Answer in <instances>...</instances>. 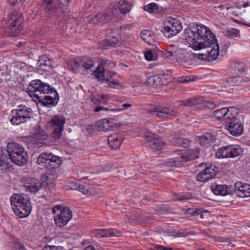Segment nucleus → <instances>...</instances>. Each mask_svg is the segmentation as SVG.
I'll return each mask as SVG.
<instances>
[{"instance_id": "1", "label": "nucleus", "mask_w": 250, "mask_h": 250, "mask_svg": "<svg viewBox=\"0 0 250 250\" xmlns=\"http://www.w3.org/2000/svg\"><path fill=\"white\" fill-rule=\"evenodd\" d=\"M188 46L194 50H204V52L196 54L197 58L212 61L219 55V46L217 39L211 30L204 25L197 24L187 28L184 33Z\"/></svg>"}, {"instance_id": "2", "label": "nucleus", "mask_w": 250, "mask_h": 250, "mask_svg": "<svg viewBox=\"0 0 250 250\" xmlns=\"http://www.w3.org/2000/svg\"><path fill=\"white\" fill-rule=\"evenodd\" d=\"M10 201L14 212L20 217H26L31 213V202L26 195L14 194L11 197Z\"/></svg>"}, {"instance_id": "3", "label": "nucleus", "mask_w": 250, "mask_h": 250, "mask_svg": "<svg viewBox=\"0 0 250 250\" xmlns=\"http://www.w3.org/2000/svg\"><path fill=\"white\" fill-rule=\"evenodd\" d=\"M7 152L11 161L15 164L22 166L27 162V154L22 146L17 143L7 144Z\"/></svg>"}, {"instance_id": "4", "label": "nucleus", "mask_w": 250, "mask_h": 250, "mask_svg": "<svg viewBox=\"0 0 250 250\" xmlns=\"http://www.w3.org/2000/svg\"><path fill=\"white\" fill-rule=\"evenodd\" d=\"M53 88L46 83H43L39 80H35L30 82V85L28 88L29 95L31 97L38 100L43 95L49 94L52 92Z\"/></svg>"}, {"instance_id": "5", "label": "nucleus", "mask_w": 250, "mask_h": 250, "mask_svg": "<svg viewBox=\"0 0 250 250\" xmlns=\"http://www.w3.org/2000/svg\"><path fill=\"white\" fill-rule=\"evenodd\" d=\"M31 109L21 105L12 111V117L10 122L13 125H19L26 122L31 117Z\"/></svg>"}, {"instance_id": "6", "label": "nucleus", "mask_w": 250, "mask_h": 250, "mask_svg": "<svg viewBox=\"0 0 250 250\" xmlns=\"http://www.w3.org/2000/svg\"><path fill=\"white\" fill-rule=\"evenodd\" d=\"M22 21L23 18L21 12L15 10L8 16L6 25L8 28L11 29L12 31H15L17 34L22 29L21 25Z\"/></svg>"}, {"instance_id": "7", "label": "nucleus", "mask_w": 250, "mask_h": 250, "mask_svg": "<svg viewBox=\"0 0 250 250\" xmlns=\"http://www.w3.org/2000/svg\"><path fill=\"white\" fill-rule=\"evenodd\" d=\"M65 121V119L63 116L56 115L53 116L49 122V125L53 130L52 136L54 140H58L61 138L62 131L63 130Z\"/></svg>"}, {"instance_id": "8", "label": "nucleus", "mask_w": 250, "mask_h": 250, "mask_svg": "<svg viewBox=\"0 0 250 250\" xmlns=\"http://www.w3.org/2000/svg\"><path fill=\"white\" fill-rule=\"evenodd\" d=\"M182 28L180 21L173 18L166 22L164 29H162L161 32L163 33L165 37L170 38L176 35L182 30Z\"/></svg>"}, {"instance_id": "9", "label": "nucleus", "mask_w": 250, "mask_h": 250, "mask_svg": "<svg viewBox=\"0 0 250 250\" xmlns=\"http://www.w3.org/2000/svg\"><path fill=\"white\" fill-rule=\"evenodd\" d=\"M200 166L205 167V169L197 175L196 179L198 181L205 182L213 178L217 173L218 169L214 165L202 163Z\"/></svg>"}, {"instance_id": "10", "label": "nucleus", "mask_w": 250, "mask_h": 250, "mask_svg": "<svg viewBox=\"0 0 250 250\" xmlns=\"http://www.w3.org/2000/svg\"><path fill=\"white\" fill-rule=\"evenodd\" d=\"M146 140L148 145L155 151L161 150L165 146V142L150 131L145 134Z\"/></svg>"}, {"instance_id": "11", "label": "nucleus", "mask_w": 250, "mask_h": 250, "mask_svg": "<svg viewBox=\"0 0 250 250\" xmlns=\"http://www.w3.org/2000/svg\"><path fill=\"white\" fill-rule=\"evenodd\" d=\"M92 74L98 81L101 82V83H104L106 87L116 88L120 85V83L117 81H112L104 78V69L102 66L97 67Z\"/></svg>"}, {"instance_id": "12", "label": "nucleus", "mask_w": 250, "mask_h": 250, "mask_svg": "<svg viewBox=\"0 0 250 250\" xmlns=\"http://www.w3.org/2000/svg\"><path fill=\"white\" fill-rule=\"evenodd\" d=\"M131 9V5L126 0H120L115 7L111 9L113 15L116 18L122 19L126 13L129 12Z\"/></svg>"}, {"instance_id": "13", "label": "nucleus", "mask_w": 250, "mask_h": 250, "mask_svg": "<svg viewBox=\"0 0 250 250\" xmlns=\"http://www.w3.org/2000/svg\"><path fill=\"white\" fill-rule=\"evenodd\" d=\"M148 111L150 114L156 115L160 118L176 116L177 114V111L175 110L161 106L150 108Z\"/></svg>"}, {"instance_id": "14", "label": "nucleus", "mask_w": 250, "mask_h": 250, "mask_svg": "<svg viewBox=\"0 0 250 250\" xmlns=\"http://www.w3.org/2000/svg\"><path fill=\"white\" fill-rule=\"evenodd\" d=\"M72 217L71 210L69 208L64 207L61 211L60 214L55 217L54 222L57 227L62 228L67 224Z\"/></svg>"}, {"instance_id": "15", "label": "nucleus", "mask_w": 250, "mask_h": 250, "mask_svg": "<svg viewBox=\"0 0 250 250\" xmlns=\"http://www.w3.org/2000/svg\"><path fill=\"white\" fill-rule=\"evenodd\" d=\"M22 181L25 183L24 187L26 190L31 193L38 192L42 187V184L40 180L35 178H23Z\"/></svg>"}, {"instance_id": "16", "label": "nucleus", "mask_w": 250, "mask_h": 250, "mask_svg": "<svg viewBox=\"0 0 250 250\" xmlns=\"http://www.w3.org/2000/svg\"><path fill=\"white\" fill-rule=\"evenodd\" d=\"M50 93L52 94L54 96V97L48 95H43L38 100L39 102L43 106H45L48 107H51L52 106H55L59 101V96L56 90L53 88L52 92L50 91L49 94Z\"/></svg>"}, {"instance_id": "17", "label": "nucleus", "mask_w": 250, "mask_h": 250, "mask_svg": "<svg viewBox=\"0 0 250 250\" xmlns=\"http://www.w3.org/2000/svg\"><path fill=\"white\" fill-rule=\"evenodd\" d=\"M234 192L242 198L250 197V185L237 182L233 187Z\"/></svg>"}, {"instance_id": "18", "label": "nucleus", "mask_w": 250, "mask_h": 250, "mask_svg": "<svg viewBox=\"0 0 250 250\" xmlns=\"http://www.w3.org/2000/svg\"><path fill=\"white\" fill-rule=\"evenodd\" d=\"M96 127L100 131H109L116 127L114 120L113 119H104L97 122Z\"/></svg>"}, {"instance_id": "19", "label": "nucleus", "mask_w": 250, "mask_h": 250, "mask_svg": "<svg viewBox=\"0 0 250 250\" xmlns=\"http://www.w3.org/2000/svg\"><path fill=\"white\" fill-rule=\"evenodd\" d=\"M211 189L213 192L217 195H232L234 193L233 187L232 186L214 184L211 186Z\"/></svg>"}, {"instance_id": "20", "label": "nucleus", "mask_w": 250, "mask_h": 250, "mask_svg": "<svg viewBox=\"0 0 250 250\" xmlns=\"http://www.w3.org/2000/svg\"><path fill=\"white\" fill-rule=\"evenodd\" d=\"M93 66V61L88 57H83L79 60V72L82 75L88 74L89 70Z\"/></svg>"}, {"instance_id": "21", "label": "nucleus", "mask_w": 250, "mask_h": 250, "mask_svg": "<svg viewBox=\"0 0 250 250\" xmlns=\"http://www.w3.org/2000/svg\"><path fill=\"white\" fill-rule=\"evenodd\" d=\"M175 59L178 63L185 67H188L192 61L189 54L185 51L181 49L176 51Z\"/></svg>"}, {"instance_id": "22", "label": "nucleus", "mask_w": 250, "mask_h": 250, "mask_svg": "<svg viewBox=\"0 0 250 250\" xmlns=\"http://www.w3.org/2000/svg\"><path fill=\"white\" fill-rule=\"evenodd\" d=\"M228 129L230 134L234 136H239L242 134L243 127L238 120L234 119L229 123Z\"/></svg>"}, {"instance_id": "23", "label": "nucleus", "mask_w": 250, "mask_h": 250, "mask_svg": "<svg viewBox=\"0 0 250 250\" xmlns=\"http://www.w3.org/2000/svg\"><path fill=\"white\" fill-rule=\"evenodd\" d=\"M91 101L95 104L100 106L101 104H105L108 101L109 98L107 95H101L100 96L97 92H91ZM97 107V106L96 107Z\"/></svg>"}, {"instance_id": "24", "label": "nucleus", "mask_w": 250, "mask_h": 250, "mask_svg": "<svg viewBox=\"0 0 250 250\" xmlns=\"http://www.w3.org/2000/svg\"><path fill=\"white\" fill-rule=\"evenodd\" d=\"M93 235L96 237H107L114 236H119L120 232H114L111 229H95L92 231Z\"/></svg>"}, {"instance_id": "25", "label": "nucleus", "mask_w": 250, "mask_h": 250, "mask_svg": "<svg viewBox=\"0 0 250 250\" xmlns=\"http://www.w3.org/2000/svg\"><path fill=\"white\" fill-rule=\"evenodd\" d=\"M140 37L147 43L154 45L156 36L152 31L148 30H143L140 33Z\"/></svg>"}, {"instance_id": "26", "label": "nucleus", "mask_w": 250, "mask_h": 250, "mask_svg": "<svg viewBox=\"0 0 250 250\" xmlns=\"http://www.w3.org/2000/svg\"><path fill=\"white\" fill-rule=\"evenodd\" d=\"M199 155V149L195 148L187 150L184 153L182 154L181 158L183 161L188 162L198 158Z\"/></svg>"}, {"instance_id": "27", "label": "nucleus", "mask_w": 250, "mask_h": 250, "mask_svg": "<svg viewBox=\"0 0 250 250\" xmlns=\"http://www.w3.org/2000/svg\"><path fill=\"white\" fill-rule=\"evenodd\" d=\"M123 140L122 137L118 136L116 134L109 136L107 140L109 146L113 149H118Z\"/></svg>"}, {"instance_id": "28", "label": "nucleus", "mask_w": 250, "mask_h": 250, "mask_svg": "<svg viewBox=\"0 0 250 250\" xmlns=\"http://www.w3.org/2000/svg\"><path fill=\"white\" fill-rule=\"evenodd\" d=\"M119 41L116 37H112L110 39L103 40L99 43V47L103 49H108L109 46H114L117 44Z\"/></svg>"}, {"instance_id": "29", "label": "nucleus", "mask_w": 250, "mask_h": 250, "mask_svg": "<svg viewBox=\"0 0 250 250\" xmlns=\"http://www.w3.org/2000/svg\"><path fill=\"white\" fill-rule=\"evenodd\" d=\"M203 98L202 97H195L188 99L179 102L181 105L189 106L202 104Z\"/></svg>"}, {"instance_id": "30", "label": "nucleus", "mask_w": 250, "mask_h": 250, "mask_svg": "<svg viewBox=\"0 0 250 250\" xmlns=\"http://www.w3.org/2000/svg\"><path fill=\"white\" fill-rule=\"evenodd\" d=\"M114 15H112L111 10H107L104 13H100L97 14V18H98L99 22H107L111 20Z\"/></svg>"}, {"instance_id": "31", "label": "nucleus", "mask_w": 250, "mask_h": 250, "mask_svg": "<svg viewBox=\"0 0 250 250\" xmlns=\"http://www.w3.org/2000/svg\"><path fill=\"white\" fill-rule=\"evenodd\" d=\"M230 146V145L223 146L217 150L215 153V156L218 158H228L229 154Z\"/></svg>"}, {"instance_id": "32", "label": "nucleus", "mask_w": 250, "mask_h": 250, "mask_svg": "<svg viewBox=\"0 0 250 250\" xmlns=\"http://www.w3.org/2000/svg\"><path fill=\"white\" fill-rule=\"evenodd\" d=\"M45 11L49 14H56L57 16L61 15V13H65L66 11L64 7H56L52 5H48L45 8Z\"/></svg>"}, {"instance_id": "33", "label": "nucleus", "mask_w": 250, "mask_h": 250, "mask_svg": "<svg viewBox=\"0 0 250 250\" xmlns=\"http://www.w3.org/2000/svg\"><path fill=\"white\" fill-rule=\"evenodd\" d=\"M123 108H119L117 109H113V108H108L107 107H104L103 106H98L97 107H96L94 111L95 112H99L101 110H104V111H112L116 112L117 111L119 112L125 109L131 107L132 106V104H130L125 103L122 105Z\"/></svg>"}, {"instance_id": "34", "label": "nucleus", "mask_w": 250, "mask_h": 250, "mask_svg": "<svg viewBox=\"0 0 250 250\" xmlns=\"http://www.w3.org/2000/svg\"><path fill=\"white\" fill-rule=\"evenodd\" d=\"M230 148L229 150L230 155H229V158H234L241 154L243 152L242 148L238 145H230Z\"/></svg>"}, {"instance_id": "35", "label": "nucleus", "mask_w": 250, "mask_h": 250, "mask_svg": "<svg viewBox=\"0 0 250 250\" xmlns=\"http://www.w3.org/2000/svg\"><path fill=\"white\" fill-rule=\"evenodd\" d=\"M173 143L175 146L187 147L189 144V141L187 139H186L182 136H180L174 138Z\"/></svg>"}, {"instance_id": "36", "label": "nucleus", "mask_w": 250, "mask_h": 250, "mask_svg": "<svg viewBox=\"0 0 250 250\" xmlns=\"http://www.w3.org/2000/svg\"><path fill=\"white\" fill-rule=\"evenodd\" d=\"M226 110H228V111L225 120H227L228 119H232L233 120L234 119L237 120L236 119V116L238 113V111L236 108L233 106L226 107Z\"/></svg>"}, {"instance_id": "37", "label": "nucleus", "mask_w": 250, "mask_h": 250, "mask_svg": "<svg viewBox=\"0 0 250 250\" xmlns=\"http://www.w3.org/2000/svg\"><path fill=\"white\" fill-rule=\"evenodd\" d=\"M200 143L206 145L209 143H213L215 141L214 137L211 133H206L200 138Z\"/></svg>"}, {"instance_id": "38", "label": "nucleus", "mask_w": 250, "mask_h": 250, "mask_svg": "<svg viewBox=\"0 0 250 250\" xmlns=\"http://www.w3.org/2000/svg\"><path fill=\"white\" fill-rule=\"evenodd\" d=\"M228 110H226V107L216 110L214 112V116L218 120H225V117Z\"/></svg>"}, {"instance_id": "39", "label": "nucleus", "mask_w": 250, "mask_h": 250, "mask_svg": "<svg viewBox=\"0 0 250 250\" xmlns=\"http://www.w3.org/2000/svg\"><path fill=\"white\" fill-rule=\"evenodd\" d=\"M67 66L68 69L73 72H76L78 69V62L76 59L70 60L67 62Z\"/></svg>"}, {"instance_id": "40", "label": "nucleus", "mask_w": 250, "mask_h": 250, "mask_svg": "<svg viewBox=\"0 0 250 250\" xmlns=\"http://www.w3.org/2000/svg\"><path fill=\"white\" fill-rule=\"evenodd\" d=\"M38 164L42 165L46 163L49 164L48 162V154L47 153H42L40 154L37 160Z\"/></svg>"}, {"instance_id": "41", "label": "nucleus", "mask_w": 250, "mask_h": 250, "mask_svg": "<svg viewBox=\"0 0 250 250\" xmlns=\"http://www.w3.org/2000/svg\"><path fill=\"white\" fill-rule=\"evenodd\" d=\"M34 138L37 140H44L46 139V135L45 132L42 129H39L34 134Z\"/></svg>"}, {"instance_id": "42", "label": "nucleus", "mask_w": 250, "mask_h": 250, "mask_svg": "<svg viewBox=\"0 0 250 250\" xmlns=\"http://www.w3.org/2000/svg\"><path fill=\"white\" fill-rule=\"evenodd\" d=\"M48 162L56 163L58 165L62 163V159L61 157L54 155L52 153H48Z\"/></svg>"}, {"instance_id": "43", "label": "nucleus", "mask_w": 250, "mask_h": 250, "mask_svg": "<svg viewBox=\"0 0 250 250\" xmlns=\"http://www.w3.org/2000/svg\"><path fill=\"white\" fill-rule=\"evenodd\" d=\"M144 9L145 10L149 13H152L154 11V10H157L158 9V6L156 3L152 2L145 5Z\"/></svg>"}, {"instance_id": "44", "label": "nucleus", "mask_w": 250, "mask_h": 250, "mask_svg": "<svg viewBox=\"0 0 250 250\" xmlns=\"http://www.w3.org/2000/svg\"><path fill=\"white\" fill-rule=\"evenodd\" d=\"M82 131L87 134L92 133L94 130V125H83L81 126Z\"/></svg>"}, {"instance_id": "45", "label": "nucleus", "mask_w": 250, "mask_h": 250, "mask_svg": "<svg viewBox=\"0 0 250 250\" xmlns=\"http://www.w3.org/2000/svg\"><path fill=\"white\" fill-rule=\"evenodd\" d=\"M226 35L229 37H237L239 35V31L235 28H231L227 31Z\"/></svg>"}, {"instance_id": "46", "label": "nucleus", "mask_w": 250, "mask_h": 250, "mask_svg": "<svg viewBox=\"0 0 250 250\" xmlns=\"http://www.w3.org/2000/svg\"><path fill=\"white\" fill-rule=\"evenodd\" d=\"M177 200H184L186 199H190L192 198V196L189 193H181L177 195L176 197Z\"/></svg>"}, {"instance_id": "47", "label": "nucleus", "mask_w": 250, "mask_h": 250, "mask_svg": "<svg viewBox=\"0 0 250 250\" xmlns=\"http://www.w3.org/2000/svg\"><path fill=\"white\" fill-rule=\"evenodd\" d=\"M202 105L205 108L210 109H213L216 106V104L213 102L211 101H204L203 99Z\"/></svg>"}, {"instance_id": "48", "label": "nucleus", "mask_w": 250, "mask_h": 250, "mask_svg": "<svg viewBox=\"0 0 250 250\" xmlns=\"http://www.w3.org/2000/svg\"><path fill=\"white\" fill-rule=\"evenodd\" d=\"M64 207L57 205L55 206L52 209L53 213L57 214L58 216L60 214L61 211L62 210Z\"/></svg>"}, {"instance_id": "49", "label": "nucleus", "mask_w": 250, "mask_h": 250, "mask_svg": "<svg viewBox=\"0 0 250 250\" xmlns=\"http://www.w3.org/2000/svg\"><path fill=\"white\" fill-rule=\"evenodd\" d=\"M13 248L15 250H27L22 243L18 241L14 243Z\"/></svg>"}, {"instance_id": "50", "label": "nucleus", "mask_w": 250, "mask_h": 250, "mask_svg": "<svg viewBox=\"0 0 250 250\" xmlns=\"http://www.w3.org/2000/svg\"><path fill=\"white\" fill-rule=\"evenodd\" d=\"M88 185L82 184H79V192H81L83 194L85 195L88 192Z\"/></svg>"}, {"instance_id": "51", "label": "nucleus", "mask_w": 250, "mask_h": 250, "mask_svg": "<svg viewBox=\"0 0 250 250\" xmlns=\"http://www.w3.org/2000/svg\"><path fill=\"white\" fill-rule=\"evenodd\" d=\"M145 57L147 61H154L155 60V57L153 56L151 50H148L145 52Z\"/></svg>"}, {"instance_id": "52", "label": "nucleus", "mask_w": 250, "mask_h": 250, "mask_svg": "<svg viewBox=\"0 0 250 250\" xmlns=\"http://www.w3.org/2000/svg\"><path fill=\"white\" fill-rule=\"evenodd\" d=\"M241 81V78L239 77H233L228 79V82L229 83H232L238 84L239 82Z\"/></svg>"}, {"instance_id": "53", "label": "nucleus", "mask_w": 250, "mask_h": 250, "mask_svg": "<svg viewBox=\"0 0 250 250\" xmlns=\"http://www.w3.org/2000/svg\"><path fill=\"white\" fill-rule=\"evenodd\" d=\"M176 53V51H167L164 54V56L167 58L170 59L172 57H174L175 58V53Z\"/></svg>"}, {"instance_id": "54", "label": "nucleus", "mask_w": 250, "mask_h": 250, "mask_svg": "<svg viewBox=\"0 0 250 250\" xmlns=\"http://www.w3.org/2000/svg\"><path fill=\"white\" fill-rule=\"evenodd\" d=\"M97 14L92 15L88 17V21L93 24L99 23L98 18H97Z\"/></svg>"}, {"instance_id": "55", "label": "nucleus", "mask_w": 250, "mask_h": 250, "mask_svg": "<svg viewBox=\"0 0 250 250\" xmlns=\"http://www.w3.org/2000/svg\"><path fill=\"white\" fill-rule=\"evenodd\" d=\"M174 235L177 237H186L188 233L184 231H177L173 232Z\"/></svg>"}, {"instance_id": "56", "label": "nucleus", "mask_w": 250, "mask_h": 250, "mask_svg": "<svg viewBox=\"0 0 250 250\" xmlns=\"http://www.w3.org/2000/svg\"><path fill=\"white\" fill-rule=\"evenodd\" d=\"M154 250H172L171 248L165 247L162 245H156L154 246Z\"/></svg>"}, {"instance_id": "57", "label": "nucleus", "mask_w": 250, "mask_h": 250, "mask_svg": "<svg viewBox=\"0 0 250 250\" xmlns=\"http://www.w3.org/2000/svg\"><path fill=\"white\" fill-rule=\"evenodd\" d=\"M23 0H9V2L13 6L21 5Z\"/></svg>"}, {"instance_id": "58", "label": "nucleus", "mask_w": 250, "mask_h": 250, "mask_svg": "<svg viewBox=\"0 0 250 250\" xmlns=\"http://www.w3.org/2000/svg\"><path fill=\"white\" fill-rule=\"evenodd\" d=\"M236 67L238 70L241 72H243L245 70V65L244 64H238Z\"/></svg>"}, {"instance_id": "59", "label": "nucleus", "mask_w": 250, "mask_h": 250, "mask_svg": "<svg viewBox=\"0 0 250 250\" xmlns=\"http://www.w3.org/2000/svg\"><path fill=\"white\" fill-rule=\"evenodd\" d=\"M191 80L190 78H189V77H183L181 78V80L179 81L180 83H188L189 82H191Z\"/></svg>"}, {"instance_id": "60", "label": "nucleus", "mask_w": 250, "mask_h": 250, "mask_svg": "<svg viewBox=\"0 0 250 250\" xmlns=\"http://www.w3.org/2000/svg\"><path fill=\"white\" fill-rule=\"evenodd\" d=\"M192 211V213L193 215H198L202 213L201 211L199 209H192L191 210Z\"/></svg>"}, {"instance_id": "61", "label": "nucleus", "mask_w": 250, "mask_h": 250, "mask_svg": "<svg viewBox=\"0 0 250 250\" xmlns=\"http://www.w3.org/2000/svg\"><path fill=\"white\" fill-rule=\"evenodd\" d=\"M62 247L61 246H51V250H62Z\"/></svg>"}, {"instance_id": "62", "label": "nucleus", "mask_w": 250, "mask_h": 250, "mask_svg": "<svg viewBox=\"0 0 250 250\" xmlns=\"http://www.w3.org/2000/svg\"><path fill=\"white\" fill-rule=\"evenodd\" d=\"M70 187L71 189H74V190H77V188H78L77 185L76 184H75L74 185V184L73 183H70Z\"/></svg>"}, {"instance_id": "63", "label": "nucleus", "mask_w": 250, "mask_h": 250, "mask_svg": "<svg viewBox=\"0 0 250 250\" xmlns=\"http://www.w3.org/2000/svg\"><path fill=\"white\" fill-rule=\"evenodd\" d=\"M84 250H95V249L93 246L88 245L85 248Z\"/></svg>"}, {"instance_id": "64", "label": "nucleus", "mask_w": 250, "mask_h": 250, "mask_svg": "<svg viewBox=\"0 0 250 250\" xmlns=\"http://www.w3.org/2000/svg\"><path fill=\"white\" fill-rule=\"evenodd\" d=\"M43 250H51V246H45L43 248Z\"/></svg>"}]
</instances>
